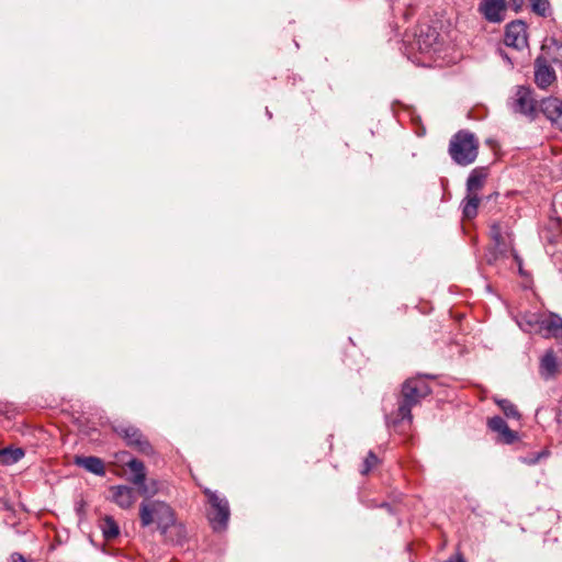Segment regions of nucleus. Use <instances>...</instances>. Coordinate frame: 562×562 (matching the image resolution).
<instances>
[{"mask_svg": "<svg viewBox=\"0 0 562 562\" xmlns=\"http://www.w3.org/2000/svg\"><path fill=\"white\" fill-rule=\"evenodd\" d=\"M513 108L516 112L533 117L537 113V101L532 97V91L525 86H519L516 90Z\"/></svg>", "mask_w": 562, "mask_h": 562, "instance_id": "obj_9", "label": "nucleus"}, {"mask_svg": "<svg viewBox=\"0 0 562 562\" xmlns=\"http://www.w3.org/2000/svg\"><path fill=\"white\" fill-rule=\"evenodd\" d=\"M538 335L543 338H554L561 345L562 351V317L555 313H542Z\"/></svg>", "mask_w": 562, "mask_h": 562, "instance_id": "obj_7", "label": "nucleus"}, {"mask_svg": "<svg viewBox=\"0 0 562 562\" xmlns=\"http://www.w3.org/2000/svg\"><path fill=\"white\" fill-rule=\"evenodd\" d=\"M418 46H419V49L423 50V52L427 50V48H428V46L423 47V45H422L419 40H418Z\"/></svg>", "mask_w": 562, "mask_h": 562, "instance_id": "obj_32", "label": "nucleus"}, {"mask_svg": "<svg viewBox=\"0 0 562 562\" xmlns=\"http://www.w3.org/2000/svg\"><path fill=\"white\" fill-rule=\"evenodd\" d=\"M535 82L540 89H547L555 79V71L544 59L537 57L533 63Z\"/></svg>", "mask_w": 562, "mask_h": 562, "instance_id": "obj_11", "label": "nucleus"}, {"mask_svg": "<svg viewBox=\"0 0 562 562\" xmlns=\"http://www.w3.org/2000/svg\"><path fill=\"white\" fill-rule=\"evenodd\" d=\"M114 432L120 436L125 443L145 456H153L155 449L144 434L131 424H117L113 426Z\"/></svg>", "mask_w": 562, "mask_h": 562, "instance_id": "obj_4", "label": "nucleus"}, {"mask_svg": "<svg viewBox=\"0 0 562 562\" xmlns=\"http://www.w3.org/2000/svg\"><path fill=\"white\" fill-rule=\"evenodd\" d=\"M448 153L457 165L469 166L477 158L479 140L473 133L461 130L451 137Z\"/></svg>", "mask_w": 562, "mask_h": 562, "instance_id": "obj_3", "label": "nucleus"}, {"mask_svg": "<svg viewBox=\"0 0 562 562\" xmlns=\"http://www.w3.org/2000/svg\"><path fill=\"white\" fill-rule=\"evenodd\" d=\"M376 463L378 457L372 451H370L363 461V469L361 470V473L367 474Z\"/></svg>", "mask_w": 562, "mask_h": 562, "instance_id": "obj_28", "label": "nucleus"}, {"mask_svg": "<svg viewBox=\"0 0 562 562\" xmlns=\"http://www.w3.org/2000/svg\"><path fill=\"white\" fill-rule=\"evenodd\" d=\"M11 559H12V562H26L25 559L23 558V555H21L20 553H13L11 555Z\"/></svg>", "mask_w": 562, "mask_h": 562, "instance_id": "obj_31", "label": "nucleus"}, {"mask_svg": "<svg viewBox=\"0 0 562 562\" xmlns=\"http://www.w3.org/2000/svg\"><path fill=\"white\" fill-rule=\"evenodd\" d=\"M112 501L123 509L132 507L136 497L134 490L126 485H117L111 487Z\"/></svg>", "mask_w": 562, "mask_h": 562, "instance_id": "obj_14", "label": "nucleus"}, {"mask_svg": "<svg viewBox=\"0 0 562 562\" xmlns=\"http://www.w3.org/2000/svg\"><path fill=\"white\" fill-rule=\"evenodd\" d=\"M542 313L525 312L521 313L516 322L521 330L528 334H537L539 331V324Z\"/></svg>", "mask_w": 562, "mask_h": 562, "instance_id": "obj_15", "label": "nucleus"}, {"mask_svg": "<svg viewBox=\"0 0 562 562\" xmlns=\"http://www.w3.org/2000/svg\"><path fill=\"white\" fill-rule=\"evenodd\" d=\"M490 236L499 255L506 256L508 252L515 251L513 235L507 223L494 222L490 227Z\"/></svg>", "mask_w": 562, "mask_h": 562, "instance_id": "obj_6", "label": "nucleus"}, {"mask_svg": "<svg viewBox=\"0 0 562 562\" xmlns=\"http://www.w3.org/2000/svg\"><path fill=\"white\" fill-rule=\"evenodd\" d=\"M486 173L482 170L474 169L467 180V192L477 193L484 186Z\"/></svg>", "mask_w": 562, "mask_h": 562, "instance_id": "obj_21", "label": "nucleus"}, {"mask_svg": "<svg viewBox=\"0 0 562 562\" xmlns=\"http://www.w3.org/2000/svg\"><path fill=\"white\" fill-rule=\"evenodd\" d=\"M504 43L516 49H524L528 45L527 25L522 21L510 22L506 26Z\"/></svg>", "mask_w": 562, "mask_h": 562, "instance_id": "obj_8", "label": "nucleus"}, {"mask_svg": "<svg viewBox=\"0 0 562 562\" xmlns=\"http://www.w3.org/2000/svg\"><path fill=\"white\" fill-rule=\"evenodd\" d=\"M160 490V484L157 480H150L146 482L144 481L143 485H139L138 492L140 495L146 497V499H151L154 495H156Z\"/></svg>", "mask_w": 562, "mask_h": 562, "instance_id": "obj_25", "label": "nucleus"}, {"mask_svg": "<svg viewBox=\"0 0 562 562\" xmlns=\"http://www.w3.org/2000/svg\"><path fill=\"white\" fill-rule=\"evenodd\" d=\"M100 528L102 530L105 540L110 541L120 535V527L111 516H105L101 522Z\"/></svg>", "mask_w": 562, "mask_h": 562, "instance_id": "obj_22", "label": "nucleus"}, {"mask_svg": "<svg viewBox=\"0 0 562 562\" xmlns=\"http://www.w3.org/2000/svg\"><path fill=\"white\" fill-rule=\"evenodd\" d=\"M540 367L542 373H546L548 376H551L557 372L558 363L553 350H548L544 353V356L541 358Z\"/></svg>", "mask_w": 562, "mask_h": 562, "instance_id": "obj_23", "label": "nucleus"}, {"mask_svg": "<svg viewBox=\"0 0 562 562\" xmlns=\"http://www.w3.org/2000/svg\"><path fill=\"white\" fill-rule=\"evenodd\" d=\"M175 512L169 504L158 499H144L139 504V521L142 527L157 525L164 537H168V530L175 522Z\"/></svg>", "mask_w": 562, "mask_h": 562, "instance_id": "obj_2", "label": "nucleus"}, {"mask_svg": "<svg viewBox=\"0 0 562 562\" xmlns=\"http://www.w3.org/2000/svg\"><path fill=\"white\" fill-rule=\"evenodd\" d=\"M533 13L540 16H548L551 13V5L548 0H528Z\"/></svg>", "mask_w": 562, "mask_h": 562, "instance_id": "obj_26", "label": "nucleus"}, {"mask_svg": "<svg viewBox=\"0 0 562 562\" xmlns=\"http://www.w3.org/2000/svg\"><path fill=\"white\" fill-rule=\"evenodd\" d=\"M446 562H463V560H461V559H457V560L449 559Z\"/></svg>", "mask_w": 562, "mask_h": 562, "instance_id": "obj_33", "label": "nucleus"}, {"mask_svg": "<svg viewBox=\"0 0 562 562\" xmlns=\"http://www.w3.org/2000/svg\"><path fill=\"white\" fill-rule=\"evenodd\" d=\"M548 64H555L562 66V42L554 37H548L544 40L541 46V53L538 56Z\"/></svg>", "mask_w": 562, "mask_h": 562, "instance_id": "obj_12", "label": "nucleus"}, {"mask_svg": "<svg viewBox=\"0 0 562 562\" xmlns=\"http://www.w3.org/2000/svg\"><path fill=\"white\" fill-rule=\"evenodd\" d=\"M539 108L546 117L552 122L562 111V101L558 98H546L541 100Z\"/></svg>", "mask_w": 562, "mask_h": 562, "instance_id": "obj_17", "label": "nucleus"}, {"mask_svg": "<svg viewBox=\"0 0 562 562\" xmlns=\"http://www.w3.org/2000/svg\"><path fill=\"white\" fill-rule=\"evenodd\" d=\"M75 464L95 475L105 474L104 462L98 457H76Z\"/></svg>", "mask_w": 562, "mask_h": 562, "instance_id": "obj_16", "label": "nucleus"}, {"mask_svg": "<svg viewBox=\"0 0 562 562\" xmlns=\"http://www.w3.org/2000/svg\"><path fill=\"white\" fill-rule=\"evenodd\" d=\"M186 528L183 525L178 524L175 519L173 525L168 530V537H165L167 541L180 544L186 539Z\"/></svg>", "mask_w": 562, "mask_h": 562, "instance_id": "obj_24", "label": "nucleus"}, {"mask_svg": "<svg viewBox=\"0 0 562 562\" xmlns=\"http://www.w3.org/2000/svg\"><path fill=\"white\" fill-rule=\"evenodd\" d=\"M496 404L499 406V408L503 411V413L506 417L513 418V419L520 418V413L518 412L516 405L513 404L510 401L505 400V398L497 400Z\"/></svg>", "mask_w": 562, "mask_h": 562, "instance_id": "obj_27", "label": "nucleus"}, {"mask_svg": "<svg viewBox=\"0 0 562 562\" xmlns=\"http://www.w3.org/2000/svg\"><path fill=\"white\" fill-rule=\"evenodd\" d=\"M488 428L498 435V441L510 445L518 439L517 432L512 430L501 416L487 420Z\"/></svg>", "mask_w": 562, "mask_h": 562, "instance_id": "obj_13", "label": "nucleus"}, {"mask_svg": "<svg viewBox=\"0 0 562 562\" xmlns=\"http://www.w3.org/2000/svg\"><path fill=\"white\" fill-rule=\"evenodd\" d=\"M423 378L435 379V375L425 374L407 379L402 384L401 396L398 400V408L396 419L393 422L407 420L412 422V408L420 403V401L431 393L430 386L423 380Z\"/></svg>", "mask_w": 562, "mask_h": 562, "instance_id": "obj_1", "label": "nucleus"}, {"mask_svg": "<svg viewBox=\"0 0 562 562\" xmlns=\"http://www.w3.org/2000/svg\"><path fill=\"white\" fill-rule=\"evenodd\" d=\"M525 3V0H509L508 4L510 8L514 9V11L518 12Z\"/></svg>", "mask_w": 562, "mask_h": 562, "instance_id": "obj_29", "label": "nucleus"}, {"mask_svg": "<svg viewBox=\"0 0 562 562\" xmlns=\"http://www.w3.org/2000/svg\"><path fill=\"white\" fill-rule=\"evenodd\" d=\"M25 452L22 448L5 447L0 449V463L3 465H12L19 462Z\"/></svg>", "mask_w": 562, "mask_h": 562, "instance_id": "obj_20", "label": "nucleus"}, {"mask_svg": "<svg viewBox=\"0 0 562 562\" xmlns=\"http://www.w3.org/2000/svg\"><path fill=\"white\" fill-rule=\"evenodd\" d=\"M204 494L207 496V501L211 506L209 520L212 525V528L215 531L225 529L231 516L227 499L225 497H221L216 492H212L209 488L204 490Z\"/></svg>", "mask_w": 562, "mask_h": 562, "instance_id": "obj_5", "label": "nucleus"}, {"mask_svg": "<svg viewBox=\"0 0 562 562\" xmlns=\"http://www.w3.org/2000/svg\"><path fill=\"white\" fill-rule=\"evenodd\" d=\"M506 8V0H481L479 11L488 22L501 23L505 19Z\"/></svg>", "mask_w": 562, "mask_h": 562, "instance_id": "obj_10", "label": "nucleus"}, {"mask_svg": "<svg viewBox=\"0 0 562 562\" xmlns=\"http://www.w3.org/2000/svg\"><path fill=\"white\" fill-rule=\"evenodd\" d=\"M480 204V199L477 193L467 192V196L462 202V213L463 216L468 220H472L477 215V209Z\"/></svg>", "mask_w": 562, "mask_h": 562, "instance_id": "obj_19", "label": "nucleus"}, {"mask_svg": "<svg viewBox=\"0 0 562 562\" xmlns=\"http://www.w3.org/2000/svg\"><path fill=\"white\" fill-rule=\"evenodd\" d=\"M126 465L132 473L130 481L138 488L139 485H143L144 481L146 480V469L144 462L134 458L130 460Z\"/></svg>", "mask_w": 562, "mask_h": 562, "instance_id": "obj_18", "label": "nucleus"}, {"mask_svg": "<svg viewBox=\"0 0 562 562\" xmlns=\"http://www.w3.org/2000/svg\"><path fill=\"white\" fill-rule=\"evenodd\" d=\"M552 123L562 131V111L557 115L555 119H553Z\"/></svg>", "mask_w": 562, "mask_h": 562, "instance_id": "obj_30", "label": "nucleus"}]
</instances>
